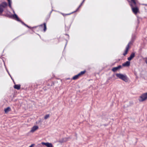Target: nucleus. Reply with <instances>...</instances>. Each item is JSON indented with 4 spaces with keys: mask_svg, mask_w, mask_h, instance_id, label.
Returning a JSON list of instances; mask_svg holds the SVG:
<instances>
[{
    "mask_svg": "<svg viewBox=\"0 0 147 147\" xmlns=\"http://www.w3.org/2000/svg\"><path fill=\"white\" fill-rule=\"evenodd\" d=\"M131 2L130 3V5L131 7L133 12L136 14L137 13L138 9L136 6V0H131Z\"/></svg>",
    "mask_w": 147,
    "mask_h": 147,
    "instance_id": "nucleus-1",
    "label": "nucleus"
},
{
    "mask_svg": "<svg viewBox=\"0 0 147 147\" xmlns=\"http://www.w3.org/2000/svg\"><path fill=\"white\" fill-rule=\"evenodd\" d=\"M116 75L117 77L125 82H127L128 81L127 78L125 75H124L121 74H116Z\"/></svg>",
    "mask_w": 147,
    "mask_h": 147,
    "instance_id": "nucleus-2",
    "label": "nucleus"
},
{
    "mask_svg": "<svg viewBox=\"0 0 147 147\" xmlns=\"http://www.w3.org/2000/svg\"><path fill=\"white\" fill-rule=\"evenodd\" d=\"M147 99V93H146L142 95L140 97L139 100L140 101H143Z\"/></svg>",
    "mask_w": 147,
    "mask_h": 147,
    "instance_id": "nucleus-3",
    "label": "nucleus"
},
{
    "mask_svg": "<svg viewBox=\"0 0 147 147\" xmlns=\"http://www.w3.org/2000/svg\"><path fill=\"white\" fill-rule=\"evenodd\" d=\"M41 144L42 145H45L47 147H53V145L51 143L49 142L45 143L42 142Z\"/></svg>",
    "mask_w": 147,
    "mask_h": 147,
    "instance_id": "nucleus-4",
    "label": "nucleus"
},
{
    "mask_svg": "<svg viewBox=\"0 0 147 147\" xmlns=\"http://www.w3.org/2000/svg\"><path fill=\"white\" fill-rule=\"evenodd\" d=\"M130 44H131V42H129V43L127 45V46L126 47V50L125 51V52L123 54V55L124 56H125L127 54V52L128 51V49H129V45Z\"/></svg>",
    "mask_w": 147,
    "mask_h": 147,
    "instance_id": "nucleus-5",
    "label": "nucleus"
},
{
    "mask_svg": "<svg viewBox=\"0 0 147 147\" xmlns=\"http://www.w3.org/2000/svg\"><path fill=\"white\" fill-rule=\"evenodd\" d=\"M135 56V54L134 53H132L131 54L130 56L127 58V59L129 61L131 60Z\"/></svg>",
    "mask_w": 147,
    "mask_h": 147,
    "instance_id": "nucleus-6",
    "label": "nucleus"
},
{
    "mask_svg": "<svg viewBox=\"0 0 147 147\" xmlns=\"http://www.w3.org/2000/svg\"><path fill=\"white\" fill-rule=\"evenodd\" d=\"M121 66L120 65L117 67H113V68H112V70L113 72H115L117 71L118 69L121 68Z\"/></svg>",
    "mask_w": 147,
    "mask_h": 147,
    "instance_id": "nucleus-7",
    "label": "nucleus"
},
{
    "mask_svg": "<svg viewBox=\"0 0 147 147\" xmlns=\"http://www.w3.org/2000/svg\"><path fill=\"white\" fill-rule=\"evenodd\" d=\"M7 3L6 2H3L0 5V6L3 9L7 6Z\"/></svg>",
    "mask_w": 147,
    "mask_h": 147,
    "instance_id": "nucleus-8",
    "label": "nucleus"
},
{
    "mask_svg": "<svg viewBox=\"0 0 147 147\" xmlns=\"http://www.w3.org/2000/svg\"><path fill=\"white\" fill-rule=\"evenodd\" d=\"M38 128V127L37 126H35L33 127L31 130H30V132H34L35 131L37 130Z\"/></svg>",
    "mask_w": 147,
    "mask_h": 147,
    "instance_id": "nucleus-9",
    "label": "nucleus"
},
{
    "mask_svg": "<svg viewBox=\"0 0 147 147\" xmlns=\"http://www.w3.org/2000/svg\"><path fill=\"white\" fill-rule=\"evenodd\" d=\"M68 138H64L60 139L59 142L61 143H62L63 142H65L67 140Z\"/></svg>",
    "mask_w": 147,
    "mask_h": 147,
    "instance_id": "nucleus-10",
    "label": "nucleus"
},
{
    "mask_svg": "<svg viewBox=\"0 0 147 147\" xmlns=\"http://www.w3.org/2000/svg\"><path fill=\"white\" fill-rule=\"evenodd\" d=\"M130 62L129 61H127L123 64V66H128L130 65Z\"/></svg>",
    "mask_w": 147,
    "mask_h": 147,
    "instance_id": "nucleus-11",
    "label": "nucleus"
},
{
    "mask_svg": "<svg viewBox=\"0 0 147 147\" xmlns=\"http://www.w3.org/2000/svg\"><path fill=\"white\" fill-rule=\"evenodd\" d=\"M13 16L14 18H16V20L17 21H20L19 18L17 16L16 14H14L13 15Z\"/></svg>",
    "mask_w": 147,
    "mask_h": 147,
    "instance_id": "nucleus-12",
    "label": "nucleus"
},
{
    "mask_svg": "<svg viewBox=\"0 0 147 147\" xmlns=\"http://www.w3.org/2000/svg\"><path fill=\"white\" fill-rule=\"evenodd\" d=\"M14 87L15 89L19 90L20 89V85H15Z\"/></svg>",
    "mask_w": 147,
    "mask_h": 147,
    "instance_id": "nucleus-13",
    "label": "nucleus"
},
{
    "mask_svg": "<svg viewBox=\"0 0 147 147\" xmlns=\"http://www.w3.org/2000/svg\"><path fill=\"white\" fill-rule=\"evenodd\" d=\"M11 110V109L9 107H8L4 109V111L5 113L8 112Z\"/></svg>",
    "mask_w": 147,
    "mask_h": 147,
    "instance_id": "nucleus-14",
    "label": "nucleus"
},
{
    "mask_svg": "<svg viewBox=\"0 0 147 147\" xmlns=\"http://www.w3.org/2000/svg\"><path fill=\"white\" fill-rule=\"evenodd\" d=\"M79 74H78L77 75L74 76L73 77L72 79L74 80H76L78 79L79 78V77L80 76H79Z\"/></svg>",
    "mask_w": 147,
    "mask_h": 147,
    "instance_id": "nucleus-15",
    "label": "nucleus"
},
{
    "mask_svg": "<svg viewBox=\"0 0 147 147\" xmlns=\"http://www.w3.org/2000/svg\"><path fill=\"white\" fill-rule=\"evenodd\" d=\"M85 72H86L85 71H81L78 74H80L79 76H80L81 75L84 74L85 73Z\"/></svg>",
    "mask_w": 147,
    "mask_h": 147,
    "instance_id": "nucleus-16",
    "label": "nucleus"
},
{
    "mask_svg": "<svg viewBox=\"0 0 147 147\" xmlns=\"http://www.w3.org/2000/svg\"><path fill=\"white\" fill-rule=\"evenodd\" d=\"M43 25L44 26V32H45V31L46 30V29H47L46 23H44L43 24Z\"/></svg>",
    "mask_w": 147,
    "mask_h": 147,
    "instance_id": "nucleus-17",
    "label": "nucleus"
},
{
    "mask_svg": "<svg viewBox=\"0 0 147 147\" xmlns=\"http://www.w3.org/2000/svg\"><path fill=\"white\" fill-rule=\"evenodd\" d=\"M7 1L8 2L9 7L10 8H11V0H7Z\"/></svg>",
    "mask_w": 147,
    "mask_h": 147,
    "instance_id": "nucleus-18",
    "label": "nucleus"
},
{
    "mask_svg": "<svg viewBox=\"0 0 147 147\" xmlns=\"http://www.w3.org/2000/svg\"><path fill=\"white\" fill-rule=\"evenodd\" d=\"M49 114H47L44 117V119H46L49 118Z\"/></svg>",
    "mask_w": 147,
    "mask_h": 147,
    "instance_id": "nucleus-19",
    "label": "nucleus"
},
{
    "mask_svg": "<svg viewBox=\"0 0 147 147\" xmlns=\"http://www.w3.org/2000/svg\"><path fill=\"white\" fill-rule=\"evenodd\" d=\"M3 11V8L1 7L0 6V14Z\"/></svg>",
    "mask_w": 147,
    "mask_h": 147,
    "instance_id": "nucleus-20",
    "label": "nucleus"
},
{
    "mask_svg": "<svg viewBox=\"0 0 147 147\" xmlns=\"http://www.w3.org/2000/svg\"><path fill=\"white\" fill-rule=\"evenodd\" d=\"M22 23L24 25H25V26H27V27H28V28H29V27L26 24H24V23L23 22H22Z\"/></svg>",
    "mask_w": 147,
    "mask_h": 147,
    "instance_id": "nucleus-21",
    "label": "nucleus"
},
{
    "mask_svg": "<svg viewBox=\"0 0 147 147\" xmlns=\"http://www.w3.org/2000/svg\"><path fill=\"white\" fill-rule=\"evenodd\" d=\"M22 23L24 25H25V26H27V27H28V28H29V27L26 24H24V23L23 22H22Z\"/></svg>",
    "mask_w": 147,
    "mask_h": 147,
    "instance_id": "nucleus-22",
    "label": "nucleus"
},
{
    "mask_svg": "<svg viewBox=\"0 0 147 147\" xmlns=\"http://www.w3.org/2000/svg\"><path fill=\"white\" fill-rule=\"evenodd\" d=\"M81 6V5H80V6H79V7L78 8V9L76 10V11H75L74 12H75L76 11H77L78 9Z\"/></svg>",
    "mask_w": 147,
    "mask_h": 147,
    "instance_id": "nucleus-23",
    "label": "nucleus"
},
{
    "mask_svg": "<svg viewBox=\"0 0 147 147\" xmlns=\"http://www.w3.org/2000/svg\"><path fill=\"white\" fill-rule=\"evenodd\" d=\"M145 61L146 63L147 64V57L146 58V59H145Z\"/></svg>",
    "mask_w": 147,
    "mask_h": 147,
    "instance_id": "nucleus-24",
    "label": "nucleus"
},
{
    "mask_svg": "<svg viewBox=\"0 0 147 147\" xmlns=\"http://www.w3.org/2000/svg\"><path fill=\"white\" fill-rule=\"evenodd\" d=\"M34 145V144H32L31 146H30L29 147H32V146Z\"/></svg>",
    "mask_w": 147,
    "mask_h": 147,
    "instance_id": "nucleus-25",
    "label": "nucleus"
},
{
    "mask_svg": "<svg viewBox=\"0 0 147 147\" xmlns=\"http://www.w3.org/2000/svg\"><path fill=\"white\" fill-rule=\"evenodd\" d=\"M84 1H85L84 0H83V1L82 2V3H83L84 2Z\"/></svg>",
    "mask_w": 147,
    "mask_h": 147,
    "instance_id": "nucleus-26",
    "label": "nucleus"
},
{
    "mask_svg": "<svg viewBox=\"0 0 147 147\" xmlns=\"http://www.w3.org/2000/svg\"><path fill=\"white\" fill-rule=\"evenodd\" d=\"M83 3H82L80 5H81V6L82 5Z\"/></svg>",
    "mask_w": 147,
    "mask_h": 147,
    "instance_id": "nucleus-27",
    "label": "nucleus"
},
{
    "mask_svg": "<svg viewBox=\"0 0 147 147\" xmlns=\"http://www.w3.org/2000/svg\"><path fill=\"white\" fill-rule=\"evenodd\" d=\"M70 14H67L66 15H69Z\"/></svg>",
    "mask_w": 147,
    "mask_h": 147,
    "instance_id": "nucleus-28",
    "label": "nucleus"
},
{
    "mask_svg": "<svg viewBox=\"0 0 147 147\" xmlns=\"http://www.w3.org/2000/svg\"><path fill=\"white\" fill-rule=\"evenodd\" d=\"M13 13H15V12H14V11H13Z\"/></svg>",
    "mask_w": 147,
    "mask_h": 147,
    "instance_id": "nucleus-29",
    "label": "nucleus"
}]
</instances>
